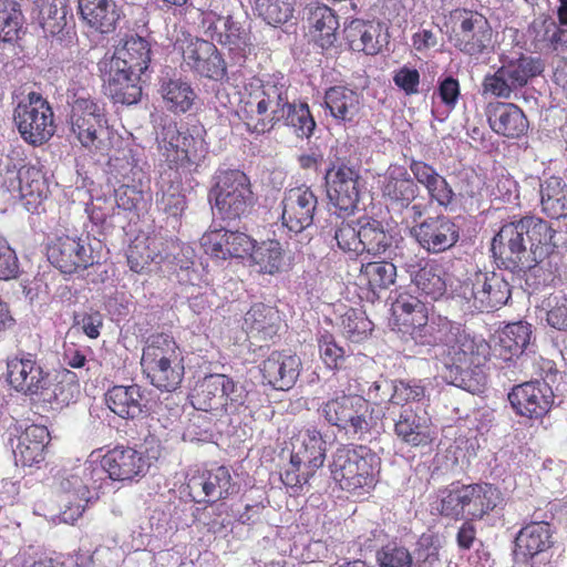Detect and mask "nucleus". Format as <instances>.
<instances>
[{
  "label": "nucleus",
  "instance_id": "obj_1",
  "mask_svg": "<svg viewBox=\"0 0 567 567\" xmlns=\"http://www.w3.org/2000/svg\"><path fill=\"white\" fill-rule=\"evenodd\" d=\"M555 230L537 217H524L505 224L492 240V252L512 272H524L535 289L550 285L557 272L550 260L556 245Z\"/></svg>",
  "mask_w": 567,
  "mask_h": 567
},
{
  "label": "nucleus",
  "instance_id": "obj_2",
  "mask_svg": "<svg viewBox=\"0 0 567 567\" xmlns=\"http://www.w3.org/2000/svg\"><path fill=\"white\" fill-rule=\"evenodd\" d=\"M288 87L269 79H252L244 85L237 114L247 131L257 134L270 132L281 122L287 105Z\"/></svg>",
  "mask_w": 567,
  "mask_h": 567
},
{
  "label": "nucleus",
  "instance_id": "obj_3",
  "mask_svg": "<svg viewBox=\"0 0 567 567\" xmlns=\"http://www.w3.org/2000/svg\"><path fill=\"white\" fill-rule=\"evenodd\" d=\"M329 470L344 492L362 496L371 493L380 478L381 458L367 445L341 444L332 453Z\"/></svg>",
  "mask_w": 567,
  "mask_h": 567
},
{
  "label": "nucleus",
  "instance_id": "obj_4",
  "mask_svg": "<svg viewBox=\"0 0 567 567\" xmlns=\"http://www.w3.org/2000/svg\"><path fill=\"white\" fill-rule=\"evenodd\" d=\"M503 503V494L487 482L452 483L437 492L435 509L446 518L482 520Z\"/></svg>",
  "mask_w": 567,
  "mask_h": 567
},
{
  "label": "nucleus",
  "instance_id": "obj_5",
  "mask_svg": "<svg viewBox=\"0 0 567 567\" xmlns=\"http://www.w3.org/2000/svg\"><path fill=\"white\" fill-rule=\"evenodd\" d=\"M141 365L151 384L159 390L174 391L184 378V358L171 334H151L143 348Z\"/></svg>",
  "mask_w": 567,
  "mask_h": 567
},
{
  "label": "nucleus",
  "instance_id": "obj_6",
  "mask_svg": "<svg viewBox=\"0 0 567 567\" xmlns=\"http://www.w3.org/2000/svg\"><path fill=\"white\" fill-rule=\"evenodd\" d=\"M450 22L447 39L457 52L475 60L494 53L497 33L484 13L456 8L450 13Z\"/></svg>",
  "mask_w": 567,
  "mask_h": 567
},
{
  "label": "nucleus",
  "instance_id": "obj_7",
  "mask_svg": "<svg viewBox=\"0 0 567 567\" xmlns=\"http://www.w3.org/2000/svg\"><path fill=\"white\" fill-rule=\"evenodd\" d=\"M324 421L346 434L362 439L377 426L373 409L363 395L336 390L318 409Z\"/></svg>",
  "mask_w": 567,
  "mask_h": 567
},
{
  "label": "nucleus",
  "instance_id": "obj_8",
  "mask_svg": "<svg viewBox=\"0 0 567 567\" xmlns=\"http://www.w3.org/2000/svg\"><path fill=\"white\" fill-rule=\"evenodd\" d=\"M156 142L159 155L178 174L196 172L205 158L203 141L175 121L169 120L161 125Z\"/></svg>",
  "mask_w": 567,
  "mask_h": 567
},
{
  "label": "nucleus",
  "instance_id": "obj_9",
  "mask_svg": "<svg viewBox=\"0 0 567 567\" xmlns=\"http://www.w3.org/2000/svg\"><path fill=\"white\" fill-rule=\"evenodd\" d=\"M499 62V68L494 73L486 74L482 81L483 93L496 99L509 100L544 71L540 59L523 53L517 56L503 54Z\"/></svg>",
  "mask_w": 567,
  "mask_h": 567
},
{
  "label": "nucleus",
  "instance_id": "obj_10",
  "mask_svg": "<svg viewBox=\"0 0 567 567\" xmlns=\"http://www.w3.org/2000/svg\"><path fill=\"white\" fill-rule=\"evenodd\" d=\"M190 398L196 410L223 416L238 411L245 403L246 393L230 377L212 373L196 382Z\"/></svg>",
  "mask_w": 567,
  "mask_h": 567
},
{
  "label": "nucleus",
  "instance_id": "obj_11",
  "mask_svg": "<svg viewBox=\"0 0 567 567\" xmlns=\"http://www.w3.org/2000/svg\"><path fill=\"white\" fill-rule=\"evenodd\" d=\"M13 121L22 140L34 147L48 143L56 130L51 104L34 91L17 104Z\"/></svg>",
  "mask_w": 567,
  "mask_h": 567
},
{
  "label": "nucleus",
  "instance_id": "obj_12",
  "mask_svg": "<svg viewBox=\"0 0 567 567\" xmlns=\"http://www.w3.org/2000/svg\"><path fill=\"white\" fill-rule=\"evenodd\" d=\"M213 193L215 207L224 220L247 216L256 202L249 177L239 169L219 172Z\"/></svg>",
  "mask_w": 567,
  "mask_h": 567
},
{
  "label": "nucleus",
  "instance_id": "obj_13",
  "mask_svg": "<svg viewBox=\"0 0 567 567\" xmlns=\"http://www.w3.org/2000/svg\"><path fill=\"white\" fill-rule=\"evenodd\" d=\"M512 291L509 284L499 275L477 271L463 280L456 297L463 307L471 311L492 312L506 305Z\"/></svg>",
  "mask_w": 567,
  "mask_h": 567
},
{
  "label": "nucleus",
  "instance_id": "obj_14",
  "mask_svg": "<svg viewBox=\"0 0 567 567\" xmlns=\"http://www.w3.org/2000/svg\"><path fill=\"white\" fill-rule=\"evenodd\" d=\"M71 130L90 152L105 154L110 150V132L104 110L91 97L78 96L71 110Z\"/></svg>",
  "mask_w": 567,
  "mask_h": 567
},
{
  "label": "nucleus",
  "instance_id": "obj_15",
  "mask_svg": "<svg viewBox=\"0 0 567 567\" xmlns=\"http://www.w3.org/2000/svg\"><path fill=\"white\" fill-rule=\"evenodd\" d=\"M48 260L63 274H74L99 262L90 236L56 233L47 246Z\"/></svg>",
  "mask_w": 567,
  "mask_h": 567
},
{
  "label": "nucleus",
  "instance_id": "obj_16",
  "mask_svg": "<svg viewBox=\"0 0 567 567\" xmlns=\"http://www.w3.org/2000/svg\"><path fill=\"white\" fill-rule=\"evenodd\" d=\"M236 483L227 466L195 470L187 474L185 493L196 504L214 505L234 494Z\"/></svg>",
  "mask_w": 567,
  "mask_h": 567
},
{
  "label": "nucleus",
  "instance_id": "obj_17",
  "mask_svg": "<svg viewBox=\"0 0 567 567\" xmlns=\"http://www.w3.org/2000/svg\"><path fill=\"white\" fill-rule=\"evenodd\" d=\"M359 178L358 171L346 164L327 171L328 196L338 217L347 218L357 212L360 199Z\"/></svg>",
  "mask_w": 567,
  "mask_h": 567
},
{
  "label": "nucleus",
  "instance_id": "obj_18",
  "mask_svg": "<svg viewBox=\"0 0 567 567\" xmlns=\"http://www.w3.org/2000/svg\"><path fill=\"white\" fill-rule=\"evenodd\" d=\"M181 49L183 64L189 71L214 81L226 79V62L212 40L189 39Z\"/></svg>",
  "mask_w": 567,
  "mask_h": 567
},
{
  "label": "nucleus",
  "instance_id": "obj_19",
  "mask_svg": "<svg viewBox=\"0 0 567 567\" xmlns=\"http://www.w3.org/2000/svg\"><path fill=\"white\" fill-rule=\"evenodd\" d=\"M202 27L204 33L230 52L245 56L246 50L251 45L250 33L231 14L220 16L215 10L202 12Z\"/></svg>",
  "mask_w": 567,
  "mask_h": 567
},
{
  "label": "nucleus",
  "instance_id": "obj_20",
  "mask_svg": "<svg viewBox=\"0 0 567 567\" xmlns=\"http://www.w3.org/2000/svg\"><path fill=\"white\" fill-rule=\"evenodd\" d=\"M47 371L35 354L21 351L7 359V380L19 393L37 396L48 383Z\"/></svg>",
  "mask_w": 567,
  "mask_h": 567
},
{
  "label": "nucleus",
  "instance_id": "obj_21",
  "mask_svg": "<svg viewBox=\"0 0 567 567\" xmlns=\"http://www.w3.org/2000/svg\"><path fill=\"white\" fill-rule=\"evenodd\" d=\"M403 269L425 299L437 301L446 295L449 274L441 261L415 256L404 262Z\"/></svg>",
  "mask_w": 567,
  "mask_h": 567
},
{
  "label": "nucleus",
  "instance_id": "obj_22",
  "mask_svg": "<svg viewBox=\"0 0 567 567\" xmlns=\"http://www.w3.org/2000/svg\"><path fill=\"white\" fill-rule=\"evenodd\" d=\"M411 234L430 254L444 252L460 239L458 226L446 215L426 217L411 229Z\"/></svg>",
  "mask_w": 567,
  "mask_h": 567
},
{
  "label": "nucleus",
  "instance_id": "obj_23",
  "mask_svg": "<svg viewBox=\"0 0 567 567\" xmlns=\"http://www.w3.org/2000/svg\"><path fill=\"white\" fill-rule=\"evenodd\" d=\"M384 203L398 209L408 208L419 196L420 188L409 169L400 164H390L379 179Z\"/></svg>",
  "mask_w": 567,
  "mask_h": 567
},
{
  "label": "nucleus",
  "instance_id": "obj_24",
  "mask_svg": "<svg viewBox=\"0 0 567 567\" xmlns=\"http://www.w3.org/2000/svg\"><path fill=\"white\" fill-rule=\"evenodd\" d=\"M515 412L529 419L545 416L554 403V392L546 382L529 381L515 385L508 393Z\"/></svg>",
  "mask_w": 567,
  "mask_h": 567
},
{
  "label": "nucleus",
  "instance_id": "obj_25",
  "mask_svg": "<svg viewBox=\"0 0 567 567\" xmlns=\"http://www.w3.org/2000/svg\"><path fill=\"white\" fill-rule=\"evenodd\" d=\"M318 206L316 194L307 186L288 189L282 199V225L298 234L313 223Z\"/></svg>",
  "mask_w": 567,
  "mask_h": 567
},
{
  "label": "nucleus",
  "instance_id": "obj_26",
  "mask_svg": "<svg viewBox=\"0 0 567 567\" xmlns=\"http://www.w3.org/2000/svg\"><path fill=\"white\" fill-rule=\"evenodd\" d=\"M488 344L476 340L460 329L456 330L452 342L446 346V365L454 367L461 373L474 372L485 364L488 357Z\"/></svg>",
  "mask_w": 567,
  "mask_h": 567
},
{
  "label": "nucleus",
  "instance_id": "obj_27",
  "mask_svg": "<svg viewBox=\"0 0 567 567\" xmlns=\"http://www.w3.org/2000/svg\"><path fill=\"white\" fill-rule=\"evenodd\" d=\"M205 254L213 258H245L255 248V239L241 231L225 228L206 231L200 238Z\"/></svg>",
  "mask_w": 567,
  "mask_h": 567
},
{
  "label": "nucleus",
  "instance_id": "obj_28",
  "mask_svg": "<svg viewBox=\"0 0 567 567\" xmlns=\"http://www.w3.org/2000/svg\"><path fill=\"white\" fill-rule=\"evenodd\" d=\"M104 92L114 103L135 104L142 96L141 74L118 69L106 62L99 63Z\"/></svg>",
  "mask_w": 567,
  "mask_h": 567
},
{
  "label": "nucleus",
  "instance_id": "obj_29",
  "mask_svg": "<svg viewBox=\"0 0 567 567\" xmlns=\"http://www.w3.org/2000/svg\"><path fill=\"white\" fill-rule=\"evenodd\" d=\"M301 360L297 354L272 351L260 364L262 379L276 390H290L301 371Z\"/></svg>",
  "mask_w": 567,
  "mask_h": 567
},
{
  "label": "nucleus",
  "instance_id": "obj_30",
  "mask_svg": "<svg viewBox=\"0 0 567 567\" xmlns=\"http://www.w3.org/2000/svg\"><path fill=\"white\" fill-rule=\"evenodd\" d=\"M489 127L497 135L519 138L525 135L529 123L524 111L514 103L495 101L485 107Z\"/></svg>",
  "mask_w": 567,
  "mask_h": 567
},
{
  "label": "nucleus",
  "instance_id": "obj_31",
  "mask_svg": "<svg viewBox=\"0 0 567 567\" xmlns=\"http://www.w3.org/2000/svg\"><path fill=\"white\" fill-rule=\"evenodd\" d=\"M103 464L112 481H132L144 476L148 463L144 454L128 445L117 444L103 455Z\"/></svg>",
  "mask_w": 567,
  "mask_h": 567
},
{
  "label": "nucleus",
  "instance_id": "obj_32",
  "mask_svg": "<svg viewBox=\"0 0 567 567\" xmlns=\"http://www.w3.org/2000/svg\"><path fill=\"white\" fill-rule=\"evenodd\" d=\"M393 432L402 443L412 447L430 445L434 440L431 419L411 408L400 411L394 419Z\"/></svg>",
  "mask_w": 567,
  "mask_h": 567
},
{
  "label": "nucleus",
  "instance_id": "obj_33",
  "mask_svg": "<svg viewBox=\"0 0 567 567\" xmlns=\"http://www.w3.org/2000/svg\"><path fill=\"white\" fill-rule=\"evenodd\" d=\"M107 408L125 420H134L147 412V399L138 384L114 385L105 393Z\"/></svg>",
  "mask_w": 567,
  "mask_h": 567
},
{
  "label": "nucleus",
  "instance_id": "obj_34",
  "mask_svg": "<svg viewBox=\"0 0 567 567\" xmlns=\"http://www.w3.org/2000/svg\"><path fill=\"white\" fill-rule=\"evenodd\" d=\"M51 440L47 426L28 425L18 436V443L13 449L17 464L22 466L39 465L45 460L47 446Z\"/></svg>",
  "mask_w": 567,
  "mask_h": 567
},
{
  "label": "nucleus",
  "instance_id": "obj_35",
  "mask_svg": "<svg viewBox=\"0 0 567 567\" xmlns=\"http://www.w3.org/2000/svg\"><path fill=\"white\" fill-rule=\"evenodd\" d=\"M394 326L402 333L411 337L429 319V308L419 297L406 291L398 295L392 303Z\"/></svg>",
  "mask_w": 567,
  "mask_h": 567
},
{
  "label": "nucleus",
  "instance_id": "obj_36",
  "mask_svg": "<svg viewBox=\"0 0 567 567\" xmlns=\"http://www.w3.org/2000/svg\"><path fill=\"white\" fill-rule=\"evenodd\" d=\"M151 54V44L147 40L140 35H131L111 58H104L100 62L142 75L148 69Z\"/></svg>",
  "mask_w": 567,
  "mask_h": 567
},
{
  "label": "nucleus",
  "instance_id": "obj_37",
  "mask_svg": "<svg viewBox=\"0 0 567 567\" xmlns=\"http://www.w3.org/2000/svg\"><path fill=\"white\" fill-rule=\"evenodd\" d=\"M409 169L415 183L424 186L431 202H435L442 207H449L453 203V188L435 167L424 161L412 158L409 164Z\"/></svg>",
  "mask_w": 567,
  "mask_h": 567
},
{
  "label": "nucleus",
  "instance_id": "obj_38",
  "mask_svg": "<svg viewBox=\"0 0 567 567\" xmlns=\"http://www.w3.org/2000/svg\"><path fill=\"white\" fill-rule=\"evenodd\" d=\"M291 455L295 460L307 465L310 471H318L323 466L327 452V442L316 426L300 430L291 442Z\"/></svg>",
  "mask_w": 567,
  "mask_h": 567
},
{
  "label": "nucleus",
  "instance_id": "obj_39",
  "mask_svg": "<svg viewBox=\"0 0 567 567\" xmlns=\"http://www.w3.org/2000/svg\"><path fill=\"white\" fill-rule=\"evenodd\" d=\"M324 106L340 124L352 123L360 114L362 97L347 85H333L326 90Z\"/></svg>",
  "mask_w": 567,
  "mask_h": 567
},
{
  "label": "nucleus",
  "instance_id": "obj_40",
  "mask_svg": "<svg viewBox=\"0 0 567 567\" xmlns=\"http://www.w3.org/2000/svg\"><path fill=\"white\" fill-rule=\"evenodd\" d=\"M79 394L80 384L76 380V374L64 369L59 372L53 380L51 375L48 377V383L37 396L39 400L51 404L53 409H62L75 402Z\"/></svg>",
  "mask_w": 567,
  "mask_h": 567
},
{
  "label": "nucleus",
  "instance_id": "obj_41",
  "mask_svg": "<svg viewBox=\"0 0 567 567\" xmlns=\"http://www.w3.org/2000/svg\"><path fill=\"white\" fill-rule=\"evenodd\" d=\"M82 20L101 33L113 32L120 19V10L114 0H79Z\"/></svg>",
  "mask_w": 567,
  "mask_h": 567
},
{
  "label": "nucleus",
  "instance_id": "obj_42",
  "mask_svg": "<svg viewBox=\"0 0 567 567\" xmlns=\"http://www.w3.org/2000/svg\"><path fill=\"white\" fill-rule=\"evenodd\" d=\"M243 328L252 338L270 340L280 328V316L276 308L265 303H255L244 317Z\"/></svg>",
  "mask_w": 567,
  "mask_h": 567
},
{
  "label": "nucleus",
  "instance_id": "obj_43",
  "mask_svg": "<svg viewBox=\"0 0 567 567\" xmlns=\"http://www.w3.org/2000/svg\"><path fill=\"white\" fill-rule=\"evenodd\" d=\"M19 194L25 207L35 209L49 195L50 188L44 172L35 165H23L18 171Z\"/></svg>",
  "mask_w": 567,
  "mask_h": 567
},
{
  "label": "nucleus",
  "instance_id": "obj_44",
  "mask_svg": "<svg viewBox=\"0 0 567 567\" xmlns=\"http://www.w3.org/2000/svg\"><path fill=\"white\" fill-rule=\"evenodd\" d=\"M310 33L315 42L322 49H329L337 41L339 20L328 6L321 4L311 9L308 17Z\"/></svg>",
  "mask_w": 567,
  "mask_h": 567
},
{
  "label": "nucleus",
  "instance_id": "obj_45",
  "mask_svg": "<svg viewBox=\"0 0 567 567\" xmlns=\"http://www.w3.org/2000/svg\"><path fill=\"white\" fill-rule=\"evenodd\" d=\"M35 4L45 37L61 39L68 25V0H35Z\"/></svg>",
  "mask_w": 567,
  "mask_h": 567
},
{
  "label": "nucleus",
  "instance_id": "obj_46",
  "mask_svg": "<svg viewBox=\"0 0 567 567\" xmlns=\"http://www.w3.org/2000/svg\"><path fill=\"white\" fill-rule=\"evenodd\" d=\"M532 336V327L527 322L508 323L498 332L497 351L505 361L520 355Z\"/></svg>",
  "mask_w": 567,
  "mask_h": 567
},
{
  "label": "nucleus",
  "instance_id": "obj_47",
  "mask_svg": "<svg viewBox=\"0 0 567 567\" xmlns=\"http://www.w3.org/2000/svg\"><path fill=\"white\" fill-rule=\"evenodd\" d=\"M540 204L547 217L559 219L567 216V184L563 178L550 176L540 184Z\"/></svg>",
  "mask_w": 567,
  "mask_h": 567
},
{
  "label": "nucleus",
  "instance_id": "obj_48",
  "mask_svg": "<svg viewBox=\"0 0 567 567\" xmlns=\"http://www.w3.org/2000/svg\"><path fill=\"white\" fill-rule=\"evenodd\" d=\"M551 529L547 522H533L523 527L516 536L515 545L524 556L535 555L550 547Z\"/></svg>",
  "mask_w": 567,
  "mask_h": 567
},
{
  "label": "nucleus",
  "instance_id": "obj_49",
  "mask_svg": "<svg viewBox=\"0 0 567 567\" xmlns=\"http://www.w3.org/2000/svg\"><path fill=\"white\" fill-rule=\"evenodd\" d=\"M358 278L361 285L377 295L395 282L396 267L386 260L363 262Z\"/></svg>",
  "mask_w": 567,
  "mask_h": 567
},
{
  "label": "nucleus",
  "instance_id": "obj_50",
  "mask_svg": "<svg viewBox=\"0 0 567 567\" xmlns=\"http://www.w3.org/2000/svg\"><path fill=\"white\" fill-rule=\"evenodd\" d=\"M458 328L446 317L427 319L425 326H422L411 337L416 344L425 347L447 346L452 342L454 333Z\"/></svg>",
  "mask_w": 567,
  "mask_h": 567
},
{
  "label": "nucleus",
  "instance_id": "obj_51",
  "mask_svg": "<svg viewBox=\"0 0 567 567\" xmlns=\"http://www.w3.org/2000/svg\"><path fill=\"white\" fill-rule=\"evenodd\" d=\"M161 93L167 110L175 114L188 112L197 99L192 85L181 79L164 82Z\"/></svg>",
  "mask_w": 567,
  "mask_h": 567
},
{
  "label": "nucleus",
  "instance_id": "obj_52",
  "mask_svg": "<svg viewBox=\"0 0 567 567\" xmlns=\"http://www.w3.org/2000/svg\"><path fill=\"white\" fill-rule=\"evenodd\" d=\"M258 271L267 275L280 272L285 265V250L276 239H269L257 244L248 255Z\"/></svg>",
  "mask_w": 567,
  "mask_h": 567
},
{
  "label": "nucleus",
  "instance_id": "obj_53",
  "mask_svg": "<svg viewBox=\"0 0 567 567\" xmlns=\"http://www.w3.org/2000/svg\"><path fill=\"white\" fill-rule=\"evenodd\" d=\"M281 122L293 128L300 138H309L316 128V121L307 103H291L287 91V105L284 106Z\"/></svg>",
  "mask_w": 567,
  "mask_h": 567
},
{
  "label": "nucleus",
  "instance_id": "obj_54",
  "mask_svg": "<svg viewBox=\"0 0 567 567\" xmlns=\"http://www.w3.org/2000/svg\"><path fill=\"white\" fill-rule=\"evenodd\" d=\"M359 236L360 254L367 251L371 255H379L391 245L390 236L384 230L382 223L373 218H368L365 221L360 220Z\"/></svg>",
  "mask_w": 567,
  "mask_h": 567
},
{
  "label": "nucleus",
  "instance_id": "obj_55",
  "mask_svg": "<svg viewBox=\"0 0 567 567\" xmlns=\"http://www.w3.org/2000/svg\"><path fill=\"white\" fill-rule=\"evenodd\" d=\"M377 33L378 30L373 24L357 21L350 25L347 39L353 51L375 54L381 48Z\"/></svg>",
  "mask_w": 567,
  "mask_h": 567
},
{
  "label": "nucleus",
  "instance_id": "obj_56",
  "mask_svg": "<svg viewBox=\"0 0 567 567\" xmlns=\"http://www.w3.org/2000/svg\"><path fill=\"white\" fill-rule=\"evenodd\" d=\"M22 12L12 0H0V41L13 42L22 29Z\"/></svg>",
  "mask_w": 567,
  "mask_h": 567
},
{
  "label": "nucleus",
  "instance_id": "obj_57",
  "mask_svg": "<svg viewBox=\"0 0 567 567\" xmlns=\"http://www.w3.org/2000/svg\"><path fill=\"white\" fill-rule=\"evenodd\" d=\"M295 0H254V10L268 24L286 23L293 13Z\"/></svg>",
  "mask_w": 567,
  "mask_h": 567
},
{
  "label": "nucleus",
  "instance_id": "obj_58",
  "mask_svg": "<svg viewBox=\"0 0 567 567\" xmlns=\"http://www.w3.org/2000/svg\"><path fill=\"white\" fill-rule=\"evenodd\" d=\"M342 333L352 342H359L368 337L373 324L361 309L349 308L341 316Z\"/></svg>",
  "mask_w": 567,
  "mask_h": 567
},
{
  "label": "nucleus",
  "instance_id": "obj_59",
  "mask_svg": "<svg viewBox=\"0 0 567 567\" xmlns=\"http://www.w3.org/2000/svg\"><path fill=\"white\" fill-rule=\"evenodd\" d=\"M83 481L86 483L87 491L104 493V488L110 486L111 477L103 464V456L100 462L86 461L83 465L76 467Z\"/></svg>",
  "mask_w": 567,
  "mask_h": 567
},
{
  "label": "nucleus",
  "instance_id": "obj_60",
  "mask_svg": "<svg viewBox=\"0 0 567 567\" xmlns=\"http://www.w3.org/2000/svg\"><path fill=\"white\" fill-rule=\"evenodd\" d=\"M426 389L421 380H395L391 403L402 409L410 402H420L425 398Z\"/></svg>",
  "mask_w": 567,
  "mask_h": 567
},
{
  "label": "nucleus",
  "instance_id": "obj_61",
  "mask_svg": "<svg viewBox=\"0 0 567 567\" xmlns=\"http://www.w3.org/2000/svg\"><path fill=\"white\" fill-rule=\"evenodd\" d=\"M319 354L324 365L331 370H339L346 359V352L334 337L330 333L322 334L318 340Z\"/></svg>",
  "mask_w": 567,
  "mask_h": 567
},
{
  "label": "nucleus",
  "instance_id": "obj_62",
  "mask_svg": "<svg viewBox=\"0 0 567 567\" xmlns=\"http://www.w3.org/2000/svg\"><path fill=\"white\" fill-rule=\"evenodd\" d=\"M55 501L59 506L61 522L73 525L83 516L91 499L55 494Z\"/></svg>",
  "mask_w": 567,
  "mask_h": 567
},
{
  "label": "nucleus",
  "instance_id": "obj_63",
  "mask_svg": "<svg viewBox=\"0 0 567 567\" xmlns=\"http://www.w3.org/2000/svg\"><path fill=\"white\" fill-rule=\"evenodd\" d=\"M380 567H413V557L403 546L385 545L377 555Z\"/></svg>",
  "mask_w": 567,
  "mask_h": 567
},
{
  "label": "nucleus",
  "instance_id": "obj_64",
  "mask_svg": "<svg viewBox=\"0 0 567 567\" xmlns=\"http://www.w3.org/2000/svg\"><path fill=\"white\" fill-rule=\"evenodd\" d=\"M547 322L557 330L567 331V292L559 291L548 299Z\"/></svg>",
  "mask_w": 567,
  "mask_h": 567
}]
</instances>
